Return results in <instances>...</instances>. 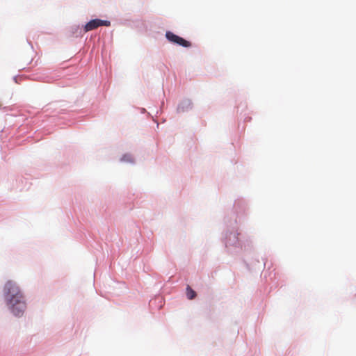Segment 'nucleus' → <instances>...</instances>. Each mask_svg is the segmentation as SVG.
<instances>
[{
  "mask_svg": "<svg viewBox=\"0 0 356 356\" xmlns=\"http://www.w3.org/2000/svg\"><path fill=\"white\" fill-rule=\"evenodd\" d=\"M6 305L11 312L15 316H21L26 309L24 297L17 284L8 281L3 288Z\"/></svg>",
  "mask_w": 356,
  "mask_h": 356,
  "instance_id": "f257e3e1",
  "label": "nucleus"
},
{
  "mask_svg": "<svg viewBox=\"0 0 356 356\" xmlns=\"http://www.w3.org/2000/svg\"><path fill=\"white\" fill-rule=\"evenodd\" d=\"M166 38L171 42L177 44L184 47H191V44L190 42L186 40L185 39L174 34L170 31H168L165 33Z\"/></svg>",
  "mask_w": 356,
  "mask_h": 356,
  "instance_id": "f03ea898",
  "label": "nucleus"
},
{
  "mask_svg": "<svg viewBox=\"0 0 356 356\" xmlns=\"http://www.w3.org/2000/svg\"><path fill=\"white\" fill-rule=\"evenodd\" d=\"M110 25V21L95 19L88 22L84 26V30L86 32H88L94 30L101 26H109Z\"/></svg>",
  "mask_w": 356,
  "mask_h": 356,
  "instance_id": "7ed1b4c3",
  "label": "nucleus"
},
{
  "mask_svg": "<svg viewBox=\"0 0 356 356\" xmlns=\"http://www.w3.org/2000/svg\"><path fill=\"white\" fill-rule=\"evenodd\" d=\"M186 296L189 300H193L196 296V293L189 286L186 287Z\"/></svg>",
  "mask_w": 356,
  "mask_h": 356,
  "instance_id": "20e7f679",
  "label": "nucleus"
}]
</instances>
